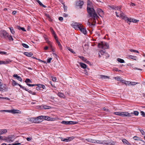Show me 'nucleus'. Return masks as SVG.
Returning <instances> with one entry per match:
<instances>
[{"label":"nucleus","mask_w":145,"mask_h":145,"mask_svg":"<svg viewBox=\"0 0 145 145\" xmlns=\"http://www.w3.org/2000/svg\"><path fill=\"white\" fill-rule=\"evenodd\" d=\"M72 26L75 29L79 30L84 34L85 35L86 34V29L81 24L75 22L72 24Z\"/></svg>","instance_id":"nucleus-1"},{"label":"nucleus","mask_w":145,"mask_h":145,"mask_svg":"<svg viewBox=\"0 0 145 145\" xmlns=\"http://www.w3.org/2000/svg\"><path fill=\"white\" fill-rule=\"evenodd\" d=\"M87 10L90 16L93 18V21L98 17L93 8H89L88 7Z\"/></svg>","instance_id":"nucleus-2"},{"label":"nucleus","mask_w":145,"mask_h":145,"mask_svg":"<svg viewBox=\"0 0 145 145\" xmlns=\"http://www.w3.org/2000/svg\"><path fill=\"white\" fill-rule=\"evenodd\" d=\"M95 143L101 144L106 145H114L115 144V142L112 141L108 142L107 140H95Z\"/></svg>","instance_id":"nucleus-3"},{"label":"nucleus","mask_w":145,"mask_h":145,"mask_svg":"<svg viewBox=\"0 0 145 145\" xmlns=\"http://www.w3.org/2000/svg\"><path fill=\"white\" fill-rule=\"evenodd\" d=\"M98 46L99 48L107 49L108 48L109 45L105 42H101L98 44Z\"/></svg>","instance_id":"nucleus-4"},{"label":"nucleus","mask_w":145,"mask_h":145,"mask_svg":"<svg viewBox=\"0 0 145 145\" xmlns=\"http://www.w3.org/2000/svg\"><path fill=\"white\" fill-rule=\"evenodd\" d=\"M114 114L115 115L120 116H131V114L127 112H114Z\"/></svg>","instance_id":"nucleus-5"},{"label":"nucleus","mask_w":145,"mask_h":145,"mask_svg":"<svg viewBox=\"0 0 145 145\" xmlns=\"http://www.w3.org/2000/svg\"><path fill=\"white\" fill-rule=\"evenodd\" d=\"M8 33L4 30H2L0 32V36L1 37H4L7 38V37H8Z\"/></svg>","instance_id":"nucleus-6"},{"label":"nucleus","mask_w":145,"mask_h":145,"mask_svg":"<svg viewBox=\"0 0 145 145\" xmlns=\"http://www.w3.org/2000/svg\"><path fill=\"white\" fill-rule=\"evenodd\" d=\"M115 13L117 17H121L123 19L125 16V15L120 10H119L118 11H116Z\"/></svg>","instance_id":"nucleus-7"},{"label":"nucleus","mask_w":145,"mask_h":145,"mask_svg":"<svg viewBox=\"0 0 145 145\" xmlns=\"http://www.w3.org/2000/svg\"><path fill=\"white\" fill-rule=\"evenodd\" d=\"M84 2L83 1L78 0L76 2V5L79 7V8H81L82 5H83Z\"/></svg>","instance_id":"nucleus-8"},{"label":"nucleus","mask_w":145,"mask_h":145,"mask_svg":"<svg viewBox=\"0 0 145 145\" xmlns=\"http://www.w3.org/2000/svg\"><path fill=\"white\" fill-rule=\"evenodd\" d=\"M8 112L12 114L20 113L21 111L19 110L13 109L8 110Z\"/></svg>","instance_id":"nucleus-9"},{"label":"nucleus","mask_w":145,"mask_h":145,"mask_svg":"<svg viewBox=\"0 0 145 145\" xmlns=\"http://www.w3.org/2000/svg\"><path fill=\"white\" fill-rule=\"evenodd\" d=\"M7 88L5 85L2 84L1 82H0V91H3L4 90L6 91Z\"/></svg>","instance_id":"nucleus-10"},{"label":"nucleus","mask_w":145,"mask_h":145,"mask_svg":"<svg viewBox=\"0 0 145 145\" xmlns=\"http://www.w3.org/2000/svg\"><path fill=\"white\" fill-rule=\"evenodd\" d=\"M61 123L65 125H68L71 124H75L76 123H75L74 122L71 121H62L61 122Z\"/></svg>","instance_id":"nucleus-11"},{"label":"nucleus","mask_w":145,"mask_h":145,"mask_svg":"<svg viewBox=\"0 0 145 145\" xmlns=\"http://www.w3.org/2000/svg\"><path fill=\"white\" fill-rule=\"evenodd\" d=\"M11 62V61L9 59H7L5 61H0V65L2 64H7Z\"/></svg>","instance_id":"nucleus-12"},{"label":"nucleus","mask_w":145,"mask_h":145,"mask_svg":"<svg viewBox=\"0 0 145 145\" xmlns=\"http://www.w3.org/2000/svg\"><path fill=\"white\" fill-rule=\"evenodd\" d=\"M14 137L12 135H9L7 138H6V140L8 142H12L13 141L12 139Z\"/></svg>","instance_id":"nucleus-13"},{"label":"nucleus","mask_w":145,"mask_h":145,"mask_svg":"<svg viewBox=\"0 0 145 145\" xmlns=\"http://www.w3.org/2000/svg\"><path fill=\"white\" fill-rule=\"evenodd\" d=\"M97 11L99 16L102 17L104 14L103 11L101 9L98 8L97 9Z\"/></svg>","instance_id":"nucleus-14"},{"label":"nucleus","mask_w":145,"mask_h":145,"mask_svg":"<svg viewBox=\"0 0 145 145\" xmlns=\"http://www.w3.org/2000/svg\"><path fill=\"white\" fill-rule=\"evenodd\" d=\"M44 37L45 39V40L46 41V42L48 44L49 46H50L52 48V43L49 41L48 39V37L47 36L45 35L44 36Z\"/></svg>","instance_id":"nucleus-15"},{"label":"nucleus","mask_w":145,"mask_h":145,"mask_svg":"<svg viewBox=\"0 0 145 145\" xmlns=\"http://www.w3.org/2000/svg\"><path fill=\"white\" fill-rule=\"evenodd\" d=\"M44 116H40L36 117V119L39 121V123L41 122L42 121V119H44Z\"/></svg>","instance_id":"nucleus-16"},{"label":"nucleus","mask_w":145,"mask_h":145,"mask_svg":"<svg viewBox=\"0 0 145 145\" xmlns=\"http://www.w3.org/2000/svg\"><path fill=\"white\" fill-rule=\"evenodd\" d=\"M123 19H124L125 20H127V22L128 23V22H129L128 23L129 24H130V22H132V19L131 18H128L125 15L124 17L123 18Z\"/></svg>","instance_id":"nucleus-17"},{"label":"nucleus","mask_w":145,"mask_h":145,"mask_svg":"<svg viewBox=\"0 0 145 145\" xmlns=\"http://www.w3.org/2000/svg\"><path fill=\"white\" fill-rule=\"evenodd\" d=\"M30 121L33 123H39V121L36 119V117L32 118L30 119Z\"/></svg>","instance_id":"nucleus-18"},{"label":"nucleus","mask_w":145,"mask_h":145,"mask_svg":"<svg viewBox=\"0 0 145 145\" xmlns=\"http://www.w3.org/2000/svg\"><path fill=\"white\" fill-rule=\"evenodd\" d=\"M13 77L16 78L17 80L20 82H22V78L17 74H14L13 75Z\"/></svg>","instance_id":"nucleus-19"},{"label":"nucleus","mask_w":145,"mask_h":145,"mask_svg":"<svg viewBox=\"0 0 145 145\" xmlns=\"http://www.w3.org/2000/svg\"><path fill=\"white\" fill-rule=\"evenodd\" d=\"M105 52L103 50H101L98 53L99 57H100L101 56H104L105 55Z\"/></svg>","instance_id":"nucleus-20"},{"label":"nucleus","mask_w":145,"mask_h":145,"mask_svg":"<svg viewBox=\"0 0 145 145\" xmlns=\"http://www.w3.org/2000/svg\"><path fill=\"white\" fill-rule=\"evenodd\" d=\"M78 57L81 59H82L83 61L86 62V63H89V61L87 60V59L86 58L82 56H78Z\"/></svg>","instance_id":"nucleus-21"},{"label":"nucleus","mask_w":145,"mask_h":145,"mask_svg":"<svg viewBox=\"0 0 145 145\" xmlns=\"http://www.w3.org/2000/svg\"><path fill=\"white\" fill-rule=\"evenodd\" d=\"M114 78L117 81H120L122 83H123V82L124 81V80H123L120 77H115Z\"/></svg>","instance_id":"nucleus-22"},{"label":"nucleus","mask_w":145,"mask_h":145,"mask_svg":"<svg viewBox=\"0 0 145 145\" xmlns=\"http://www.w3.org/2000/svg\"><path fill=\"white\" fill-rule=\"evenodd\" d=\"M128 57L129 59H131L135 60H137V57L136 56H134L132 55H129Z\"/></svg>","instance_id":"nucleus-23"},{"label":"nucleus","mask_w":145,"mask_h":145,"mask_svg":"<svg viewBox=\"0 0 145 145\" xmlns=\"http://www.w3.org/2000/svg\"><path fill=\"white\" fill-rule=\"evenodd\" d=\"M86 141L88 142L95 143V140L91 139V138H87L86 139Z\"/></svg>","instance_id":"nucleus-24"},{"label":"nucleus","mask_w":145,"mask_h":145,"mask_svg":"<svg viewBox=\"0 0 145 145\" xmlns=\"http://www.w3.org/2000/svg\"><path fill=\"white\" fill-rule=\"evenodd\" d=\"M24 54L25 55L28 57H31L33 55V54L31 52H24Z\"/></svg>","instance_id":"nucleus-25"},{"label":"nucleus","mask_w":145,"mask_h":145,"mask_svg":"<svg viewBox=\"0 0 145 145\" xmlns=\"http://www.w3.org/2000/svg\"><path fill=\"white\" fill-rule=\"evenodd\" d=\"M52 118L48 116H44V120H52Z\"/></svg>","instance_id":"nucleus-26"},{"label":"nucleus","mask_w":145,"mask_h":145,"mask_svg":"<svg viewBox=\"0 0 145 145\" xmlns=\"http://www.w3.org/2000/svg\"><path fill=\"white\" fill-rule=\"evenodd\" d=\"M7 132V130L5 129L0 130V135L6 133Z\"/></svg>","instance_id":"nucleus-27"},{"label":"nucleus","mask_w":145,"mask_h":145,"mask_svg":"<svg viewBox=\"0 0 145 145\" xmlns=\"http://www.w3.org/2000/svg\"><path fill=\"white\" fill-rule=\"evenodd\" d=\"M57 95L58 96L60 97H62L63 98H65V95L64 94L61 93H58L57 94Z\"/></svg>","instance_id":"nucleus-28"},{"label":"nucleus","mask_w":145,"mask_h":145,"mask_svg":"<svg viewBox=\"0 0 145 145\" xmlns=\"http://www.w3.org/2000/svg\"><path fill=\"white\" fill-rule=\"evenodd\" d=\"M37 86L40 87V88H42L43 89H45V86L43 84H37Z\"/></svg>","instance_id":"nucleus-29"},{"label":"nucleus","mask_w":145,"mask_h":145,"mask_svg":"<svg viewBox=\"0 0 145 145\" xmlns=\"http://www.w3.org/2000/svg\"><path fill=\"white\" fill-rule=\"evenodd\" d=\"M80 65L81 67L83 69H85L86 67L87 66L85 64L80 63Z\"/></svg>","instance_id":"nucleus-30"},{"label":"nucleus","mask_w":145,"mask_h":145,"mask_svg":"<svg viewBox=\"0 0 145 145\" xmlns=\"http://www.w3.org/2000/svg\"><path fill=\"white\" fill-rule=\"evenodd\" d=\"M12 85L13 86L18 85L19 86V84L17 83L15 80H13L12 82Z\"/></svg>","instance_id":"nucleus-31"},{"label":"nucleus","mask_w":145,"mask_h":145,"mask_svg":"<svg viewBox=\"0 0 145 145\" xmlns=\"http://www.w3.org/2000/svg\"><path fill=\"white\" fill-rule=\"evenodd\" d=\"M9 29L10 30V32L13 35H14L15 33V32L13 27H9Z\"/></svg>","instance_id":"nucleus-32"},{"label":"nucleus","mask_w":145,"mask_h":145,"mask_svg":"<svg viewBox=\"0 0 145 145\" xmlns=\"http://www.w3.org/2000/svg\"><path fill=\"white\" fill-rule=\"evenodd\" d=\"M118 61L121 63H123L125 62L124 60L120 58H118L117 59Z\"/></svg>","instance_id":"nucleus-33"},{"label":"nucleus","mask_w":145,"mask_h":145,"mask_svg":"<svg viewBox=\"0 0 145 145\" xmlns=\"http://www.w3.org/2000/svg\"><path fill=\"white\" fill-rule=\"evenodd\" d=\"M123 83L125 84L126 85H130L131 82L129 81H125L124 80V81L123 82Z\"/></svg>","instance_id":"nucleus-34"},{"label":"nucleus","mask_w":145,"mask_h":145,"mask_svg":"<svg viewBox=\"0 0 145 145\" xmlns=\"http://www.w3.org/2000/svg\"><path fill=\"white\" fill-rule=\"evenodd\" d=\"M19 86L21 88H22L23 89H24L25 90V91H27L28 92H29V91L30 90H29V89H26L25 87L22 86L21 85H20V84H19Z\"/></svg>","instance_id":"nucleus-35"},{"label":"nucleus","mask_w":145,"mask_h":145,"mask_svg":"<svg viewBox=\"0 0 145 145\" xmlns=\"http://www.w3.org/2000/svg\"><path fill=\"white\" fill-rule=\"evenodd\" d=\"M7 38H8L9 40H13V39L12 38V36L11 35H9L8 34V37H7Z\"/></svg>","instance_id":"nucleus-36"},{"label":"nucleus","mask_w":145,"mask_h":145,"mask_svg":"<svg viewBox=\"0 0 145 145\" xmlns=\"http://www.w3.org/2000/svg\"><path fill=\"white\" fill-rule=\"evenodd\" d=\"M67 48L68 50L70 51L73 54H74L75 53V52H74V50L72 49L71 48H70L69 47H67Z\"/></svg>","instance_id":"nucleus-37"},{"label":"nucleus","mask_w":145,"mask_h":145,"mask_svg":"<svg viewBox=\"0 0 145 145\" xmlns=\"http://www.w3.org/2000/svg\"><path fill=\"white\" fill-rule=\"evenodd\" d=\"M18 29L20 30H22L24 31H26L24 27H21L19 26H18Z\"/></svg>","instance_id":"nucleus-38"},{"label":"nucleus","mask_w":145,"mask_h":145,"mask_svg":"<svg viewBox=\"0 0 145 145\" xmlns=\"http://www.w3.org/2000/svg\"><path fill=\"white\" fill-rule=\"evenodd\" d=\"M37 2L41 6L43 7H45L46 6L44 5L39 0H37Z\"/></svg>","instance_id":"nucleus-39"},{"label":"nucleus","mask_w":145,"mask_h":145,"mask_svg":"<svg viewBox=\"0 0 145 145\" xmlns=\"http://www.w3.org/2000/svg\"><path fill=\"white\" fill-rule=\"evenodd\" d=\"M101 78L103 79H105L109 78V77L108 76L101 75Z\"/></svg>","instance_id":"nucleus-40"},{"label":"nucleus","mask_w":145,"mask_h":145,"mask_svg":"<svg viewBox=\"0 0 145 145\" xmlns=\"http://www.w3.org/2000/svg\"><path fill=\"white\" fill-rule=\"evenodd\" d=\"M129 51L131 52H134L135 53H139V52L137 50H133V49H130Z\"/></svg>","instance_id":"nucleus-41"},{"label":"nucleus","mask_w":145,"mask_h":145,"mask_svg":"<svg viewBox=\"0 0 145 145\" xmlns=\"http://www.w3.org/2000/svg\"><path fill=\"white\" fill-rule=\"evenodd\" d=\"M25 82L27 84H28V83H31L32 82L28 78H27L25 80Z\"/></svg>","instance_id":"nucleus-42"},{"label":"nucleus","mask_w":145,"mask_h":145,"mask_svg":"<svg viewBox=\"0 0 145 145\" xmlns=\"http://www.w3.org/2000/svg\"><path fill=\"white\" fill-rule=\"evenodd\" d=\"M121 7L120 6H115L114 9L115 10H121Z\"/></svg>","instance_id":"nucleus-43"},{"label":"nucleus","mask_w":145,"mask_h":145,"mask_svg":"<svg viewBox=\"0 0 145 145\" xmlns=\"http://www.w3.org/2000/svg\"><path fill=\"white\" fill-rule=\"evenodd\" d=\"M22 46L25 48H28L29 47L28 46L25 44L22 43Z\"/></svg>","instance_id":"nucleus-44"},{"label":"nucleus","mask_w":145,"mask_h":145,"mask_svg":"<svg viewBox=\"0 0 145 145\" xmlns=\"http://www.w3.org/2000/svg\"><path fill=\"white\" fill-rule=\"evenodd\" d=\"M47 19L50 21H52V19L50 18L48 15H47Z\"/></svg>","instance_id":"nucleus-45"},{"label":"nucleus","mask_w":145,"mask_h":145,"mask_svg":"<svg viewBox=\"0 0 145 145\" xmlns=\"http://www.w3.org/2000/svg\"><path fill=\"white\" fill-rule=\"evenodd\" d=\"M133 139L135 140H140V138L139 137L137 136H135L133 137Z\"/></svg>","instance_id":"nucleus-46"},{"label":"nucleus","mask_w":145,"mask_h":145,"mask_svg":"<svg viewBox=\"0 0 145 145\" xmlns=\"http://www.w3.org/2000/svg\"><path fill=\"white\" fill-rule=\"evenodd\" d=\"M122 141L123 143L124 144H127L129 142L125 139H123L122 140Z\"/></svg>","instance_id":"nucleus-47"},{"label":"nucleus","mask_w":145,"mask_h":145,"mask_svg":"<svg viewBox=\"0 0 145 145\" xmlns=\"http://www.w3.org/2000/svg\"><path fill=\"white\" fill-rule=\"evenodd\" d=\"M131 113L134 114L135 116H138V115L139 112L137 111H134L133 113Z\"/></svg>","instance_id":"nucleus-48"},{"label":"nucleus","mask_w":145,"mask_h":145,"mask_svg":"<svg viewBox=\"0 0 145 145\" xmlns=\"http://www.w3.org/2000/svg\"><path fill=\"white\" fill-rule=\"evenodd\" d=\"M138 83L134 82H131L130 85H135Z\"/></svg>","instance_id":"nucleus-49"},{"label":"nucleus","mask_w":145,"mask_h":145,"mask_svg":"<svg viewBox=\"0 0 145 145\" xmlns=\"http://www.w3.org/2000/svg\"><path fill=\"white\" fill-rule=\"evenodd\" d=\"M0 54L1 55H6L7 54V52H5L1 51L0 50Z\"/></svg>","instance_id":"nucleus-50"},{"label":"nucleus","mask_w":145,"mask_h":145,"mask_svg":"<svg viewBox=\"0 0 145 145\" xmlns=\"http://www.w3.org/2000/svg\"><path fill=\"white\" fill-rule=\"evenodd\" d=\"M104 56H105V57H105L106 58H108L109 57V55L107 53L105 52V55Z\"/></svg>","instance_id":"nucleus-51"},{"label":"nucleus","mask_w":145,"mask_h":145,"mask_svg":"<svg viewBox=\"0 0 145 145\" xmlns=\"http://www.w3.org/2000/svg\"><path fill=\"white\" fill-rule=\"evenodd\" d=\"M50 30L53 35H54V34H55V32L54 31L52 27L50 28Z\"/></svg>","instance_id":"nucleus-52"},{"label":"nucleus","mask_w":145,"mask_h":145,"mask_svg":"<svg viewBox=\"0 0 145 145\" xmlns=\"http://www.w3.org/2000/svg\"><path fill=\"white\" fill-rule=\"evenodd\" d=\"M57 44L58 45V46L59 47V49L60 50H62V46H61L60 42H58V43H57Z\"/></svg>","instance_id":"nucleus-53"},{"label":"nucleus","mask_w":145,"mask_h":145,"mask_svg":"<svg viewBox=\"0 0 145 145\" xmlns=\"http://www.w3.org/2000/svg\"><path fill=\"white\" fill-rule=\"evenodd\" d=\"M8 110H0V112H8Z\"/></svg>","instance_id":"nucleus-54"},{"label":"nucleus","mask_w":145,"mask_h":145,"mask_svg":"<svg viewBox=\"0 0 145 145\" xmlns=\"http://www.w3.org/2000/svg\"><path fill=\"white\" fill-rule=\"evenodd\" d=\"M139 21V20L134 19H132V22L134 23H137Z\"/></svg>","instance_id":"nucleus-55"},{"label":"nucleus","mask_w":145,"mask_h":145,"mask_svg":"<svg viewBox=\"0 0 145 145\" xmlns=\"http://www.w3.org/2000/svg\"><path fill=\"white\" fill-rule=\"evenodd\" d=\"M29 93H30L32 95H36V93L35 92H33L32 91L30 90L29 91Z\"/></svg>","instance_id":"nucleus-56"},{"label":"nucleus","mask_w":145,"mask_h":145,"mask_svg":"<svg viewBox=\"0 0 145 145\" xmlns=\"http://www.w3.org/2000/svg\"><path fill=\"white\" fill-rule=\"evenodd\" d=\"M48 107V106H47L46 105H43L42 106V107L43 108L45 109H49V108Z\"/></svg>","instance_id":"nucleus-57"},{"label":"nucleus","mask_w":145,"mask_h":145,"mask_svg":"<svg viewBox=\"0 0 145 145\" xmlns=\"http://www.w3.org/2000/svg\"><path fill=\"white\" fill-rule=\"evenodd\" d=\"M52 58H49L47 60V62L48 63H50L51 62V60H52Z\"/></svg>","instance_id":"nucleus-58"},{"label":"nucleus","mask_w":145,"mask_h":145,"mask_svg":"<svg viewBox=\"0 0 145 145\" xmlns=\"http://www.w3.org/2000/svg\"><path fill=\"white\" fill-rule=\"evenodd\" d=\"M27 85L28 86H30V87H32V86H37V84H27Z\"/></svg>","instance_id":"nucleus-59"},{"label":"nucleus","mask_w":145,"mask_h":145,"mask_svg":"<svg viewBox=\"0 0 145 145\" xmlns=\"http://www.w3.org/2000/svg\"><path fill=\"white\" fill-rule=\"evenodd\" d=\"M63 7L64 9V11L65 12L67 10V6H65V5H63Z\"/></svg>","instance_id":"nucleus-60"},{"label":"nucleus","mask_w":145,"mask_h":145,"mask_svg":"<svg viewBox=\"0 0 145 145\" xmlns=\"http://www.w3.org/2000/svg\"><path fill=\"white\" fill-rule=\"evenodd\" d=\"M140 113L141 115L143 116H145V113L143 111H141L140 112Z\"/></svg>","instance_id":"nucleus-61"},{"label":"nucleus","mask_w":145,"mask_h":145,"mask_svg":"<svg viewBox=\"0 0 145 145\" xmlns=\"http://www.w3.org/2000/svg\"><path fill=\"white\" fill-rule=\"evenodd\" d=\"M73 137H69L68 138L67 140H68V141H70L73 139Z\"/></svg>","instance_id":"nucleus-62"},{"label":"nucleus","mask_w":145,"mask_h":145,"mask_svg":"<svg viewBox=\"0 0 145 145\" xmlns=\"http://www.w3.org/2000/svg\"><path fill=\"white\" fill-rule=\"evenodd\" d=\"M32 138L31 137H27L26 138L27 140L28 141H29L31 140Z\"/></svg>","instance_id":"nucleus-63"},{"label":"nucleus","mask_w":145,"mask_h":145,"mask_svg":"<svg viewBox=\"0 0 145 145\" xmlns=\"http://www.w3.org/2000/svg\"><path fill=\"white\" fill-rule=\"evenodd\" d=\"M109 7L112 8V9H114L115 6L114 5L109 6Z\"/></svg>","instance_id":"nucleus-64"}]
</instances>
